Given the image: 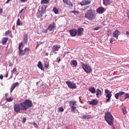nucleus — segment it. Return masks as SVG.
Instances as JSON below:
<instances>
[{
    "label": "nucleus",
    "mask_w": 129,
    "mask_h": 129,
    "mask_svg": "<svg viewBox=\"0 0 129 129\" xmlns=\"http://www.w3.org/2000/svg\"><path fill=\"white\" fill-rule=\"evenodd\" d=\"M42 44H43V42H42L41 41L37 42V44L36 45V48H38V47H39V46H40V45H42Z\"/></svg>",
    "instance_id": "f704fd0d"
},
{
    "label": "nucleus",
    "mask_w": 129,
    "mask_h": 129,
    "mask_svg": "<svg viewBox=\"0 0 129 129\" xmlns=\"http://www.w3.org/2000/svg\"><path fill=\"white\" fill-rule=\"evenodd\" d=\"M12 33V31L11 30H8L5 32V36H7L9 35V34H11Z\"/></svg>",
    "instance_id": "72a5a7b5"
},
{
    "label": "nucleus",
    "mask_w": 129,
    "mask_h": 129,
    "mask_svg": "<svg viewBox=\"0 0 129 129\" xmlns=\"http://www.w3.org/2000/svg\"><path fill=\"white\" fill-rule=\"evenodd\" d=\"M62 2L63 3H64V4H66V5L69 6V7H71V8L73 7V4H72V3L68 0H62Z\"/></svg>",
    "instance_id": "dca6fc26"
},
{
    "label": "nucleus",
    "mask_w": 129,
    "mask_h": 129,
    "mask_svg": "<svg viewBox=\"0 0 129 129\" xmlns=\"http://www.w3.org/2000/svg\"><path fill=\"white\" fill-rule=\"evenodd\" d=\"M6 100L8 102H11L14 100V98H13L12 97H10L9 98H6Z\"/></svg>",
    "instance_id": "bb28decb"
},
{
    "label": "nucleus",
    "mask_w": 129,
    "mask_h": 129,
    "mask_svg": "<svg viewBox=\"0 0 129 129\" xmlns=\"http://www.w3.org/2000/svg\"><path fill=\"white\" fill-rule=\"evenodd\" d=\"M45 68H49V63H44Z\"/></svg>",
    "instance_id": "a19ab883"
},
{
    "label": "nucleus",
    "mask_w": 129,
    "mask_h": 129,
    "mask_svg": "<svg viewBox=\"0 0 129 129\" xmlns=\"http://www.w3.org/2000/svg\"><path fill=\"white\" fill-rule=\"evenodd\" d=\"M117 94H118L119 97H120L121 95H123V94H124V92L120 91L119 93H117Z\"/></svg>",
    "instance_id": "7c9ffc66"
},
{
    "label": "nucleus",
    "mask_w": 129,
    "mask_h": 129,
    "mask_svg": "<svg viewBox=\"0 0 129 129\" xmlns=\"http://www.w3.org/2000/svg\"><path fill=\"white\" fill-rule=\"evenodd\" d=\"M106 11V9L103 7H99L96 9V13L99 14L100 15H102L103 13H104Z\"/></svg>",
    "instance_id": "1a4fd4ad"
},
{
    "label": "nucleus",
    "mask_w": 129,
    "mask_h": 129,
    "mask_svg": "<svg viewBox=\"0 0 129 129\" xmlns=\"http://www.w3.org/2000/svg\"><path fill=\"white\" fill-rule=\"evenodd\" d=\"M48 30H49V29H48V28H47L46 30H43L42 31V33H44V34H47V33H48Z\"/></svg>",
    "instance_id": "c03bdc74"
},
{
    "label": "nucleus",
    "mask_w": 129,
    "mask_h": 129,
    "mask_svg": "<svg viewBox=\"0 0 129 129\" xmlns=\"http://www.w3.org/2000/svg\"><path fill=\"white\" fill-rule=\"evenodd\" d=\"M17 87V83H15L13 84V86L11 88L10 92H13L14 89H15Z\"/></svg>",
    "instance_id": "b1692460"
},
{
    "label": "nucleus",
    "mask_w": 129,
    "mask_h": 129,
    "mask_svg": "<svg viewBox=\"0 0 129 129\" xmlns=\"http://www.w3.org/2000/svg\"><path fill=\"white\" fill-rule=\"evenodd\" d=\"M103 5L104 6H107V5H110V0H103Z\"/></svg>",
    "instance_id": "aec40b11"
},
{
    "label": "nucleus",
    "mask_w": 129,
    "mask_h": 129,
    "mask_svg": "<svg viewBox=\"0 0 129 129\" xmlns=\"http://www.w3.org/2000/svg\"><path fill=\"white\" fill-rule=\"evenodd\" d=\"M77 34L78 36H82L83 35V31H84V29L83 28H79L77 30Z\"/></svg>",
    "instance_id": "9b49d317"
},
{
    "label": "nucleus",
    "mask_w": 129,
    "mask_h": 129,
    "mask_svg": "<svg viewBox=\"0 0 129 129\" xmlns=\"http://www.w3.org/2000/svg\"><path fill=\"white\" fill-rule=\"evenodd\" d=\"M113 41H112V39H110V43H112Z\"/></svg>",
    "instance_id": "4d7b16f0"
},
{
    "label": "nucleus",
    "mask_w": 129,
    "mask_h": 129,
    "mask_svg": "<svg viewBox=\"0 0 129 129\" xmlns=\"http://www.w3.org/2000/svg\"><path fill=\"white\" fill-rule=\"evenodd\" d=\"M81 65L83 67V69H84V71L87 73H89V72L92 71V69H91V67L89 66V64H85V63L81 62Z\"/></svg>",
    "instance_id": "20e7f679"
},
{
    "label": "nucleus",
    "mask_w": 129,
    "mask_h": 129,
    "mask_svg": "<svg viewBox=\"0 0 129 129\" xmlns=\"http://www.w3.org/2000/svg\"><path fill=\"white\" fill-rule=\"evenodd\" d=\"M12 0H8L7 2H6V4H9V2H11Z\"/></svg>",
    "instance_id": "6e6d98bb"
},
{
    "label": "nucleus",
    "mask_w": 129,
    "mask_h": 129,
    "mask_svg": "<svg viewBox=\"0 0 129 129\" xmlns=\"http://www.w3.org/2000/svg\"><path fill=\"white\" fill-rule=\"evenodd\" d=\"M58 109L60 112H63V111H64V108L62 106L59 107Z\"/></svg>",
    "instance_id": "473e14b6"
},
{
    "label": "nucleus",
    "mask_w": 129,
    "mask_h": 129,
    "mask_svg": "<svg viewBox=\"0 0 129 129\" xmlns=\"http://www.w3.org/2000/svg\"><path fill=\"white\" fill-rule=\"evenodd\" d=\"M17 25L18 26H23V23L21 22L20 19H18L17 22Z\"/></svg>",
    "instance_id": "c756f323"
},
{
    "label": "nucleus",
    "mask_w": 129,
    "mask_h": 129,
    "mask_svg": "<svg viewBox=\"0 0 129 129\" xmlns=\"http://www.w3.org/2000/svg\"><path fill=\"white\" fill-rule=\"evenodd\" d=\"M89 104H90V105L95 106L98 104V101L95 99H93L92 101H89Z\"/></svg>",
    "instance_id": "f8f14e48"
},
{
    "label": "nucleus",
    "mask_w": 129,
    "mask_h": 129,
    "mask_svg": "<svg viewBox=\"0 0 129 129\" xmlns=\"http://www.w3.org/2000/svg\"><path fill=\"white\" fill-rule=\"evenodd\" d=\"M42 16H43V15L42 14V11H39L37 14V18H40Z\"/></svg>",
    "instance_id": "cd10ccee"
},
{
    "label": "nucleus",
    "mask_w": 129,
    "mask_h": 129,
    "mask_svg": "<svg viewBox=\"0 0 129 129\" xmlns=\"http://www.w3.org/2000/svg\"><path fill=\"white\" fill-rule=\"evenodd\" d=\"M105 119L109 125H112L113 124V117L112 116V115H111L110 112H105Z\"/></svg>",
    "instance_id": "7ed1b4c3"
},
{
    "label": "nucleus",
    "mask_w": 129,
    "mask_h": 129,
    "mask_svg": "<svg viewBox=\"0 0 129 129\" xmlns=\"http://www.w3.org/2000/svg\"><path fill=\"white\" fill-rule=\"evenodd\" d=\"M57 59L58 60H57L58 63H59L60 61H61V59H60V57H58V58H57Z\"/></svg>",
    "instance_id": "3c124183"
},
{
    "label": "nucleus",
    "mask_w": 129,
    "mask_h": 129,
    "mask_svg": "<svg viewBox=\"0 0 129 129\" xmlns=\"http://www.w3.org/2000/svg\"><path fill=\"white\" fill-rule=\"evenodd\" d=\"M8 40H9V38H8V37L4 38L2 40L3 45H6V44H7V42H8Z\"/></svg>",
    "instance_id": "6ab92c4d"
},
{
    "label": "nucleus",
    "mask_w": 129,
    "mask_h": 129,
    "mask_svg": "<svg viewBox=\"0 0 129 129\" xmlns=\"http://www.w3.org/2000/svg\"><path fill=\"white\" fill-rule=\"evenodd\" d=\"M100 29V27H97L94 29V31H97L98 30H99Z\"/></svg>",
    "instance_id": "a18cd8bd"
},
{
    "label": "nucleus",
    "mask_w": 129,
    "mask_h": 129,
    "mask_svg": "<svg viewBox=\"0 0 129 129\" xmlns=\"http://www.w3.org/2000/svg\"><path fill=\"white\" fill-rule=\"evenodd\" d=\"M47 9V5H42L41 7V12L44 14L46 11V9Z\"/></svg>",
    "instance_id": "412c9836"
},
{
    "label": "nucleus",
    "mask_w": 129,
    "mask_h": 129,
    "mask_svg": "<svg viewBox=\"0 0 129 129\" xmlns=\"http://www.w3.org/2000/svg\"><path fill=\"white\" fill-rule=\"evenodd\" d=\"M60 48H61L60 45H54L52 48V51L54 52H56V51H59Z\"/></svg>",
    "instance_id": "2eb2a0df"
},
{
    "label": "nucleus",
    "mask_w": 129,
    "mask_h": 129,
    "mask_svg": "<svg viewBox=\"0 0 129 129\" xmlns=\"http://www.w3.org/2000/svg\"><path fill=\"white\" fill-rule=\"evenodd\" d=\"M29 51H30V48H25L24 49V52L25 53H27V52H29Z\"/></svg>",
    "instance_id": "c9c22d12"
},
{
    "label": "nucleus",
    "mask_w": 129,
    "mask_h": 129,
    "mask_svg": "<svg viewBox=\"0 0 129 129\" xmlns=\"http://www.w3.org/2000/svg\"><path fill=\"white\" fill-rule=\"evenodd\" d=\"M105 93L106 94V97L107 98L106 100V102H109V101H110L111 96H112V94H111V92L109 91V90L107 89H105Z\"/></svg>",
    "instance_id": "423d86ee"
},
{
    "label": "nucleus",
    "mask_w": 129,
    "mask_h": 129,
    "mask_svg": "<svg viewBox=\"0 0 129 129\" xmlns=\"http://www.w3.org/2000/svg\"><path fill=\"white\" fill-rule=\"evenodd\" d=\"M20 2L21 3H27V2H28V0H20Z\"/></svg>",
    "instance_id": "09e8293b"
},
{
    "label": "nucleus",
    "mask_w": 129,
    "mask_h": 129,
    "mask_svg": "<svg viewBox=\"0 0 129 129\" xmlns=\"http://www.w3.org/2000/svg\"><path fill=\"white\" fill-rule=\"evenodd\" d=\"M15 25H14L12 28L13 30H15Z\"/></svg>",
    "instance_id": "bf43d9fd"
},
{
    "label": "nucleus",
    "mask_w": 129,
    "mask_h": 129,
    "mask_svg": "<svg viewBox=\"0 0 129 129\" xmlns=\"http://www.w3.org/2000/svg\"><path fill=\"white\" fill-rule=\"evenodd\" d=\"M91 3V0H84L81 2V6H85V5H88Z\"/></svg>",
    "instance_id": "ddd939ff"
},
{
    "label": "nucleus",
    "mask_w": 129,
    "mask_h": 129,
    "mask_svg": "<svg viewBox=\"0 0 129 129\" xmlns=\"http://www.w3.org/2000/svg\"><path fill=\"white\" fill-rule=\"evenodd\" d=\"M119 35V31L118 30H116L114 31V33H113V37H114V38H116L117 39Z\"/></svg>",
    "instance_id": "f3484780"
},
{
    "label": "nucleus",
    "mask_w": 129,
    "mask_h": 129,
    "mask_svg": "<svg viewBox=\"0 0 129 129\" xmlns=\"http://www.w3.org/2000/svg\"><path fill=\"white\" fill-rule=\"evenodd\" d=\"M19 56H24L25 55V50H23V42H21L19 44Z\"/></svg>",
    "instance_id": "0eeeda50"
},
{
    "label": "nucleus",
    "mask_w": 129,
    "mask_h": 129,
    "mask_svg": "<svg viewBox=\"0 0 129 129\" xmlns=\"http://www.w3.org/2000/svg\"><path fill=\"white\" fill-rule=\"evenodd\" d=\"M47 129H51L50 127H48Z\"/></svg>",
    "instance_id": "e2e57ef3"
},
{
    "label": "nucleus",
    "mask_w": 129,
    "mask_h": 129,
    "mask_svg": "<svg viewBox=\"0 0 129 129\" xmlns=\"http://www.w3.org/2000/svg\"><path fill=\"white\" fill-rule=\"evenodd\" d=\"M16 71H17V68H15L13 71H12V73L14 74Z\"/></svg>",
    "instance_id": "de8ad7c7"
},
{
    "label": "nucleus",
    "mask_w": 129,
    "mask_h": 129,
    "mask_svg": "<svg viewBox=\"0 0 129 129\" xmlns=\"http://www.w3.org/2000/svg\"><path fill=\"white\" fill-rule=\"evenodd\" d=\"M4 78V76L3 75H0V79H3Z\"/></svg>",
    "instance_id": "864d4df0"
},
{
    "label": "nucleus",
    "mask_w": 129,
    "mask_h": 129,
    "mask_svg": "<svg viewBox=\"0 0 129 129\" xmlns=\"http://www.w3.org/2000/svg\"><path fill=\"white\" fill-rule=\"evenodd\" d=\"M38 68H40L41 70H43L44 71V68H43V64H42V62L41 61H39L38 65H37Z\"/></svg>",
    "instance_id": "4be33fe9"
},
{
    "label": "nucleus",
    "mask_w": 129,
    "mask_h": 129,
    "mask_svg": "<svg viewBox=\"0 0 129 129\" xmlns=\"http://www.w3.org/2000/svg\"><path fill=\"white\" fill-rule=\"evenodd\" d=\"M19 85V83H17V85Z\"/></svg>",
    "instance_id": "69168bd1"
},
{
    "label": "nucleus",
    "mask_w": 129,
    "mask_h": 129,
    "mask_svg": "<svg viewBox=\"0 0 129 129\" xmlns=\"http://www.w3.org/2000/svg\"><path fill=\"white\" fill-rule=\"evenodd\" d=\"M91 117V116L90 115H85L82 117V118L84 119H89Z\"/></svg>",
    "instance_id": "a878e982"
},
{
    "label": "nucleus",
    "mask_w": 129,
    "mask_h": 129,
    "mask_svg": "<svg viewBox=\"0 0 129 129\" xmlns=\"http://www.w3.org/2000/svg\"><path fill=\"white\" fill-rule=\"evenodd\" d=\"M8 76H9V75H8V74H7V75H6V78H8Z\"/></svg>",
    "instance_id": "680f3d73"
},
{
    "label": "nucleus",
    "mask_w": 129,
    "mask_h": 129,
    "mask_svg": "<svg viewBox=\"0 0 129 129\" xmlns=\"http://www.w3.org/2000/svg\"><path fill=\"white\" fill-rule=\"evenodd\" d=\"M54 28L55 23L53 22L48 26V27L47 28V30H49V32H51V31H53V30H54Z\"/></svg>",
    "instance_id": "4468645a"
},
{
    "label": "nucleus",
    "mask_w": 129,
    "mask_h": 129,
    "mask_svg": "<svg viewBox=\"0 0 129 129\" xmlns=\"http://www.w3.org/2000/svg\"><path fill=\"white\" fill-rule=\"evenodd\" d=\"M5 97H6V98H8V96H9V94L8 93H6L5 94Z\"/></svg>",
    "instance_id": "603ef678"
},
{
    "label": "nucleus",
    "mask_w": 129,
    "mask_h": 129,
    "mask_svg": "<svg viewBox=\"0 0 129 129\" xmlns=\"http://www.w3.org/2000/svg\"><path fill=\"white\" fill-rule=\"evenodd\" d=\"M89 91L90 92H91V93H93V94H94L95 93V88L94 87H91V88H89Z\"/></svg>",
    "instance_id": "a211bd4d"
},
{
    "label": "nucleus",
    "mask_w": 129,
    "mask_h": 129,
    "mask_svg": "<svg viewBox=\"0 0 129 129\" xmlns=\"http://www.w3.org/2000/svg\"><path fill=\"white\" fill-rule=\"evenodd\" d=\"M72 64L74 65V66H77V61L74 60L72 61Z\"/></svg>",
    "instance_id": "2f4dec72"
},
{
    "label": "nucleus",
    "mask_w": 129,
    "mask_h": 129,
    "mask_svg": "<svg viewBox=\"0 0 129 129\" xmlns=\"http://www.w3.org/2000/svg\"><path fill=\"white\" fill-rule=\"evenodd\" d=\"M85 18L89 20V21H92L96 19L95 10L93 9L88 10L85 14Z\"/></svg>",
    "instance_id": "f03ea898"
},
{
    "label": "nucleus",
    "mask_w": 129,
    "mask_h": 129,
    "mask_svg": "<svg viewBox=\"0 0 129 129\" xmlns=\"http://www.w3.org/2000/svg\"><path fill=\"white\" fill-rule=\"evenodd\" d=\"M53 12L54 13V14H56V15H57V14H58L59 12V10H58L56 7H54L53 9Z\"/></svg>",
    "instance_id": "c85d7f7f"
},
{
    "label": "nucleus",
    "mask_w": 129,
    "mask_h": 129,
    "mask_svg": "<svg viewBox=\"0 0 129 129\" xmlns=\"http://www.w3.org/2000/svg\"><path fill=\"white\" fill-rule=\"evenodd\" d=\"M26 120H27V118H26V117H23V121H22V122H23V123H25V122H26Z\"/></svg>",
    "instance_id": "49530a36"
},
{
    "label": "nucleus",
    "mask_w": 129,
    "mask_h": 129,
    "mask_svg": "<svg viewBox=\"0 0 129 129\" xmlns=\"http://www.w3.org/2000/svg\"><path fill=\"white\" fill-rule=\"evenodd\" d=\"M122 110L123 114H125V113H126V109L122 108Z\"/></svg>",
    "instance_id": "4c0bfd02"
},
{
    "label": "nucleus",
    "mask_w": 129,
    "mask_h": 129,
    "mask_svg": "<svg viewBox=\"0 0 129 129\" xmlns=\"http://www.w3.org/2000/svg\"><path fill=\"white\" fill-rule=\"evenodd\" d=\"M69 32L71 37H75L77 35V30L75 29L70 30Z\"/></svg>",
    "instance_id": "9d476101"
},
{
    "label": "nucleus",
    "mask_w": 129,
    "mask_h": 129,
    "mask_svg": "<svg viewBox=\"0 0 129 129\" xmlns=\"http://www.w3.org/2000/svg\"><path fill=\"white\" fill-rule=\"evenodd\" d=\"M45 56H49V53H45Z\"/></svg>",
    "instance_id": "13d9d810"
},
{
    "label": "nucleus",
    "mask_w": 129,
    "mask_h": 129,
    "mask_svg": "<svg viewBox=\"0 0 129 129\" xmlns=\"http://www.w3.org/2000/svg\"><path fill=\"white\" fill-rule=\"evenodd\" d=\"M96 95L97 97H99V95H101V91L99 89H97Z\"/></svg>",
    "instance_id": "5701e85b"
},
{
    "label": "nucleus",
    "mask_w": 129,
    "mask_h": 129,
    "mask_svg": "<svg viewBox=\"0 0 129 129\" xmlns=\"http://www.w3.org/2000/svg\"><path fill=\"white\" fill-rule=\"evenodd\" d=\"M72 13L73 14H80V12L79 11H72Z\"/></svg>",
    "instance_id": "58836bf2"
},
{
    "label": "nucleus",
    "mask_w": 129,
    "mask_h": 129,
    "mask_svg": "<svg viewBox=\"0 0 129 129\" xmlns=\"http://www.w3.org/2000/svg\"><path fill=\"white\" fill-rule=\"evenodd\" d=\"M33 125L34 127H35L36 128H38V127H39V126H38V124H37L35 122H33Z\"/></svg>",
    "instance_id": "e433bc0d"
},
{
    "label": "nucleus",
    "mask_w": 129,
    "mask_h": 129,
    "mask_svg": "<svg viewBox=\"0 0 129 129\" xmlns=\"http://www.w3.org/2000/svg\"><path fill=\"white\" fill-rule=\"evenodd\" d=\"M25 41H27L28 40V35L25 34L24 36Z\"/></svg>",
    "instance_id": "ea45409f"
},
{
    "label": "nucleus",
    "mask_w": 129,
    "mask_h": 129,
    "mask_svg": "<svg viewBox=\"0 0 129 129\" xmlns=\"http://www.w3.org/2000/svg\"><path fill=\"white\" fill-rule=\"evenodd\" d=\"M126 98H129V94L126 93L125 94V99H126Z\"/></svg>",
    "instance_id": "37998d69"
},
{
    "label": "nucleus",
    "mask_w": 129,
    "mask_h": 129,
    "mask_svg": "<svg viewBox=\"0 0 129 129\" xmlns=\"http://www.w3.org/2000/svg\"><path fill=\"white\" fill-rule=\"evenodd\" d=\"M33 107V102L31 100L27 99L24 102L21 103L20 105L17 107V112H19L20 110H24L26 111L27 109Z\"/></svg>",
    "instance_id": "f257e3e1"
},
{
    "label": "nucleus",
    "mask_w": 129,
    "mask_h": 129,
    "mask_svg": "<svg viewBox=\"0 0 129 129\" xmlns=\"http://www.w3.org/2000/svg\"><path fill=\"white\" fill-rule=\"evenodd\" d=\"M14 110L17 112V105H14Z\"/></svg>",
    "instance_id": "8fccbe9b"
},
{
    "label": "nucleus",
    "mask_w": 129,
    "mask_h": 129,
    "mask_svg": "<svg viewBox=\"0 0 129 129\" xmlns=\"http://www.w3.org/2000/svg\"><path fill=\"white\" fill-rule=\"evenodd\" d=\"M66 84L68 85V87L70 88L71 89H75L77 87V86H76V84L74 82H72L70 81H67Z\"/></svg>",
    "instance_id": "6e6552de"
},
{
    "label": "nucleus",
    "mask_w": 129,
    "mask_h": 129,
    "mask_svg": "<svg viewBox=\"0 0 129 129\" xmlns=\"http://www.w3.org/2000/svg\"><path fill=\"white\" fill-rule=\"evenodd\" d=\"M3 13V9L1 8L0 9V14H2Z\"/></svg>",
    "instance_id": "5fc2aeb1"
},
{
    "label": "nucleus",
    "mask_w": 129,
    "mask_h": 129,
    "mask_svg": "<svg viewBox=\"0 0 129 129\" xmlns=\"http://www.w3.org/2000/svg\"><path fill=\"white\" fill-rule=\"evenodd\" d=\"M22 12H23V9L20 11V13H22Z\"/></svg>",
    "instance_id": "0e129e2a"
},
{
    "label": "nucleus",
    "mask_w": 129,
    "mask_h": 129,
    "mask_svg": "<svg viewBox=\"0 0 129 129\" xmlns=\"http://www.w3.org/2000/svg\"><path fill=\"white\" fill-rule=\"evenodd\" d=\"M49 0H42L41 1V5H47V4H49Z\"/></svg>",
    "instance_id": "393cba45"
},
{
    "label": "nucleus",
    "mask_w": 129,
    "mask_h": 129,
    "mask_svg": "<svg viewBox=\"0 0 129 129\" xmlns=\"http://www.w3.org/2000/svg\"><path fill=\"white\" fill-rule=\"evenodd\" d=\"M114 96H115V98H116V99H118V98L119 97L117 93H116L115 94Z\"/></svg>",
    "instance_id": "79ce46f5"
},
{
    "label": "nucleus",
    "mask_w": 129,
    "mask_h": 129,
    "mask_svg": "<svg viewBox=\"0 0 129 129\" xmlns=\"http://www.w3.org/2000/svg\"><path fill=\"white\" fill-rule=\"evenodd\" d=\"M70 106L72 111H74L76 109V105H77V102L76 101H70L69 102Z\"/></svg>",
    "instance_id": "39448f33"
},
{
    "label": "nucleus",
    "mask_w": 129,
    "mask_h": 129,
    "mask_svg": "<svg viewBox=\"0 0 129 129\" xmlns=\"http://www.w3.org/2000/svg\"><path fill=\"white\" fill-rule=\"evenodd\" d=\"M126 35H129V32H128V31H126Z\"/></svg>",
    "instance_id": "052dcab7"
}]
</instances>
